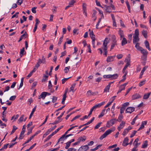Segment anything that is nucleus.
I'll return each instance as SVG.
<instances>
[{"instance_id":"1","label":"nucleus","mask_w":151,"mask_h":151,"mask_svg":"<svg viewBox=\"0 0 151 151\" xmlns=\"http://www.w3.org/2000/svg\"><path fill=\"white\" fill-rule=\"evenodd\" d=\"M114 130V129L111 128L106 131L105 133L102 135L99 138L100 140H102L104 138H105L107 135L110 134L111 132Z\"/></svg>"},{"instance_id":"2","label":"nucleus","mask_w":151,"mask_h":151,"mask_svg":"<svg viewBox=\"0 0 151 151\" xmlns=\"http://www.w3.org/2000/svg\"><path fill=\"white\" fill-rule=\"evenodd\" d=\"M118 77V75L116 73L113 75H104L103 76V78H110V80H114L116 79Z\"/></svg>"},{"instance_id":"3","label":"nucleus","mask_w":151,"mask_h":151,"mask_svg":"<svg viewBox=\"0 0 151 151\" xmlns=\"http://www.w3.org/2000/svg\"><path fill=\"white\" fill-rule=\"evenodd\" d=\"M117 120L116 119H111L109 121L107 122L106 126V127H109L110 126H112L114 124L115 122Z\"/></svg>"},{"instance_id":"4","label":"nucleus","mask_w":151,"mask_h":151,"mask_svg":"<svg viewBox=\"0 0 151 151\" xmlns=\"http://www.w3.org/2000/svg\"><path fill=\"white\" fill-rule=\"evenodd\" d=\"M128 82L125 83L121 85L119 87V89L117 92V94L121 92L122 91L124 90L125 89L126 86L128 84Z\"/></svg>"},{"instance_id":"5","label":"nucleus","mask_w":151,"mask_h":151,"mask_svg":"<svg viewBox=\"0 0 151 151\" xmlns=\"http://www.w3.org/2000/svg\"><path fill=\"white\" fill-rule=\"evenodd\" d=\"M89 35L91 38L92 40V44L93 45H94V42L96 40L95 35L94 34L93 31L90 32Z\"/></svg>"},{"instance_id":"6","label":"nucleus","mask_w":151,"mask_h":151,"mask_svg":"<svg viewBox=\"0 0 151 151\" xmlns=\"http://www.w3.org/2000/svg\"><path fill=\"white\" fill-rule=\"evenodd\" d=\"M89 148V147L88 145L82 146L78 150V151H86Z\"/></svg>"},{"instance_id":"7","label":"nucleus","mask_w":151,"mask_h":151,"mask_svg":"<svg viewBox=\"0 0 151 151\" xmlns=\"http://www.w3.org/2000/svg\"><path fill=\"white\" fill-rule=\"evenodd\" d=\"M135 110V108L134 107H128L126 110L125 113H131L132 112L134 111Z\"/></svg>"},{"instance_id":"8","label":"nucleus","mask_w":151,"mask_h":151,"mask_svg":"<svg viewBox=\"0 0 151 151\" xmlns=\"http://www.w3.org/2000/svg\"><path fill=\"white\" fill-rule=\"evenodd\" d=\"M109 41L108 40V38H105L104 40L103 44V46L104 47V49L107 48V45L109 43Z\"/></svg>"},{"instance_id":"9","label":"nucleus","mask_w":151,"mask_h":151,"mask_svg":"<svg viewBox=\"0 0 151 151\" xmlns=\"http://www.w3.org/2000/svg\"><path fill=\"white\" fill-rule=\"evenodd\" d=\"M139 51H141V53L142 54L144 57L146 58L148 54V52L147 51L143 48H142V49L140 50Z\"/></svg>"},{"instance_id":"10","label":"nucleus","mask_w":151,"mask_h":151,"mask_svg":"<svg viewBox=\"0 0 151 151\" xmlns=\"http://www.w3.org/2000/svg\"><path fill=\"white\" fill-rule=\"evenodd\" d=\"M125 124V122L123 121H122L120 125L117 128V129L119 131H120L121 129H122L124 126Z\"/></svg>"},{"instance_id":"11","label":"nucleus","mask_w":151,"mask_h":151,"mask_svg":"<svg viewBox=\"0 0 151 151\" xmlns=\"http://www.w3.org/2000/svg\"><path fill=\"white\" fill-rule=\"evenodd\" d=\"M128 138L127 137H125L123 142L122 145L124 146H126L128 145L129 144L128 143Z\"/></svg>"},{"instance_id":"12","label":"nucleus","mask_w":151,"mask_h":151,"mask_svg":"<svg viewBox=\"0 0 151 151\" xmlns=\"http://www.w3.org/2000/svg\"><path fill=\"white\" fill-rule=\"evenodd\" d=\"M141 96L139 94L137 93L135 94L132 96V100H135L141 98Z\"/></svg>"},{"instance_id":"13","label":"nucleus","mask_w":151,"mask_h":151,"mask_svg":"<svg viewBox=\"0 0 151 151\" xmlns=\"http://www.w3.org/2000/svg\"><path fill=\"white\" fill-rule=\"evenodd\" d=\"M82 6L83 13L85 14L86 16H87L86 4L85 3H83Z\"/></svg>"},{"instance_id":"14","label":"nucleus","mask_w":151,"mask_h":151,"mask_svg":"<svg viewBox=\"0 0 151 151\" xmlns=\"http://www.w3.org/2000/svg\"><path fill=\"white\" fill-rule=\"evenodd\" d=\"M133 42L134 44L138 43V42L139 40V37H133Z\"/></svg>"},{"instance_id":"15","label":"nucleus","mask_w":151,"mask_h":151,"mask_svg":"<svg viewBox=\"0 0 151 151\" xmlns=\"http://www.w3.org/2000/svg\"><path fill=\"white\" fill-rule=\"evenodd\" d=\"M114 56H109L107 57L106 61L107 62L112 61L114 59Z\"/></svg>"},{"instance_id":"16","label":"nucleus","mask_w":151,"mask_h":151,"mask_svg":"<svg viewBox=\"0 0 151 151\" xmlns=\"http://www.w3.org/2000/svg\"><path fill=\"white\" fill-rule=\"evenodd\" d=\"M27 35V32L25 31L24 33L20 37L18 41V42H19L20 41L22 40L24 37L25 38H26Z\"/></svg>"},{"instance_id":"17","label":"nucleus","mask_w":151,"mask_h":151,"mask_svg":"<svg viewBox=\"0 0 151 151\" xmlns=\"http://www.w3.org/2000/svg\"><path fill=\"white\" fill-rule=\"evenodd\" d=\"M46 95L44 93V92H43L41 93V94L38 97V99H40L41 98H42L43 99H45Z\"/></svg>"},{"instance_id":"18","label":"nucleus","mask_w":151,"mask_h":151,"mask_svg":"<svg viewBox=\"0 0 151 151\" xmlns=\"http://www.w3.org/2000/svg\"><path fill=\"white\" fill-rule=\"evenodd\" d=\"M96 94L95 93L93 92L90 90H89L87 93L86 95L88 96H91V95H95Z\"/></svg>"},{"instance_id":"19","label":"nucleus","mask_w":151,"mask_h":151,"mask_svg":"<svg viewBox=\"0 0 151 151\" xmlns=\"http://www.w3.org/2000/svg\"><path fill=\"white\" fill-rule=\"evenodd\" d=\"M142 34L145 38H147V31L143 30L142 31Z\"/></svg>"},{"instance_id":"20","label":"nucleus","mask_w":151,"mask_h":151,"mask_svg":"<svg viewBox=\"0 0 151 151\" xmlns=\"http://www.w3.org/2000/svg\"><path fill=\"white\" fill-rule=\"evenodd\" d=\"M151 92H149L145 94L143 96V99H148L150 95Z\"/></svg>"},{"instance_id":"21","label":"nucleus","mask_w":151,"mask_h":151,"mask_svg":"<svg viewBox=\"0 0 151 151\" xmlns=\"http://www.w3.org/2000/svg\"><path fill=\"white\" fill-rule=\"evenodd\" d=\"M36 107H37V106H35V107L33 108V109H32V111L31 112L29 116V119H30L32 116L33 115V114H34V112L36 110Z\"/></svg>"},{"instance_id":"22","label":"nucleus","mask_w":151,"mask_h":151,"mask_svg":"<svg viewBox=\"0 0 151 151\" xmlns=\"http://www.w3.org/2000/svg\"><path fill=\"white\" fill-rule=\"evenodd\" d=\"M127 43V39L124 37L123 38V39L122 41V46H123Z\"/></svg>"},{"instance_id":"23","label":"nucleus","mask_w":151,"mask_h":151,"mask_svg":"<svg viewBox=\"0 0 151 151\" xmlns=\"http://www.w3.org/2000/svg\"><path fill=\"white\" fill-rule=\"evenodd\" d=\"M145 44L146 48L149 50H150V49L149 46V44L147 40H146L145 42Z\"/></svg>"},{"instance_id":"24","label":"nucleus","mask_w":151,"mask_h":151,"mask_svg":"<svg viewBox=\"0 0 151 151\" xmlns=\"http://www.w3.org/2000/svg\"><path fill=\"white\" fill-rule=\"evenodd\" d=\"M48 76L45 75L44 74L42 77V82H45L46 80H47Z\"/></svg>"},{"instance_id":"25","label":"nucleus","mask_w":151,"mask_h":151,"mask_svg":"<svg viewBox=\"0 0 151 151\" xmlns=\"http://www.w3.org/2000/svg\"><path fill=\"white\" fill-rule=\"evenodd\" d=\"M139 32L138 29H137L135 30L134 34L133 37H139Z\"/></svg>"},{"instance_id":"26","label":"nucleus","mask_w":151,"mask_h":151,"mask_svg":"<svg viewBox=\"0 0 151 151\" xmlns=\"http://www.w3.org/2000/svg\"><path fill=\"white\" fill-rule=\"evenodd\" d=\"M64 136L63 135H62V136L59 139L58 141V142L57 143L56 145H57L58 144V142L61 141L62 142H61V143H63V141L64 140V139H65L64 138Z\"/></svg>"},{"instance_id":"27","label":"nucleus","mask_w":151,"mask_h":151,"mask_svg":"<svg viewBox=\"0 0 151 151\" xmlns=\"http://www.w3.org/2000/svg\"><path fill=\"white\" fill-rule=\"evenodd\" d=\"M135 44V47L137 49V50H140L142 48V47L139 46V43H137Z\"/></svg>"},{"instance_id":"28","label":"nucleus","mask_w":151,"mask_h":151,"mask_svg":"<svg viewBox=\"0 0 151 151\" xmlns=\"http://www.w3.org/2000/svg\"><path fill=\"white\" fill-rule=\"evenodd\" d=\"M147 142H148L147 140L145 141L143 143L144 144H143L142 146V148H145L147 147L148 145Z\"/></svg>"},{"instance_id":"29","label":"nucleus","mask_w":151,"mask_h":151,"mask_svg":"<svg viewBox=\"0 0 151 151\" xmlns=\"http://www.w3.org/2000/svg\"><path fill=\"white\" fill-rule=\"evenodd\" d=\"M104 6H105L106 8L105 10L106 11V12H108L109 13L111 12V11H109V10L110 9V6H109L107 5H105Z\"/></svg>"},{"instance_id":"30","label":"nucleus","mask_w":151,"mask_h":151,"mask_svg":"<svg viewBox=\"0 0 151 151\" xmlns=\"http://www.w3.org/2000/svg\"><path fill=\"white\" fill-rule=\"evenodd\" d=\"M145 70H146V69L145 68V67L143 68V69H142V71L140 73V76H139V78L140 79V78H142V76L143 75L144 72V71H145Z\"/></svg>"},{"instance_id":"31","label":"nucleus","mask_w":151,"mask_h":151,"mask_svg":"<svg viewBox=\"0 0 151 151\" xmlns=\"http://www.w3.org/2000/svg\"><path fill=\"white\" fill-rule=\"evenodd\" d=\"M62 119H59V120H56L53 122L52 123H50V124L54 125V124H58V123L60 122L61 121H62Z\"/></svg>"},{"instance_id":"32","label":"nucleus","mask_w":151,"mask_h":151,"mask_svg":"<svg viewBox=\"0 0 151 151\" xmlns=\"http://www.w3.org/2000/svg\"><path fill=\"white\" fill-rule=\"evenodd\" d=\"M110 86L108 85L104 88V92H109V89L110 88Z\"/></svg>"},{"instance_id":"33","label":"nucleus","mask_w":151,"mask_h":151,"mask_svg":"<svg viewBox=\"0 0 151 151\" xmlns=\"http://www.w3.org/2000/svg\"><path fill=\"white\" fill-rule=\"evenodd\" d=\"M78 141L79 142V143L80 142L82 141V142H84L86 140V139L83 138L82 137H80L77 139Z\"/></svg>"},{"instance_id":"34","label":"nucleus","mask_w":151,"mask_h":151,"mask_svg":"<svg viewBox=\"0 0 151 151\" xmlns=\"http://www.w3.org/2000/svg\"><path fill=\"white\" fill-rule=\"evenodd\" d=\"M129 105V102L125 103L122 105L121 107L125 109Z\"/></svg>"},{"instance_id":"35","label":"nucleus","mask_w":151,"mask_h":151,"mask_svg":"<svg viewBox=\"0 0 151 151\" xmlns=\"http://www.w3.org/2000/svg\"><path fill=\"white\" fill-rule=\"evenodd\" d=\"M105 111V109H103L101 112V113L100 114L99 116L98 117L99 118H101L104 115V112Z\"/></svg>"},{"instance_id":"36","label":"nucleus","mask_w":151,"mask_h":151,"mask_svg":"<svg viewBox=\"0 0 151 151\" xmlns=\"http://www.w3.org/2000/svg\"><path fill=\"white\" fill-rule=\"evenodd\" d=\"M123 118V116L122 114H120L119 116L118 117V119L117 120V121L120 122L122 119Z\"/></svg>"},{"instance_id":"37","label":"nucleus","mask_w":151,"mask_h":151,"mask_svg":"<svg viewBox=\"0 0 151 151\" xmlns=\"http://www.w3.org/2000/svg\"><path fill=\"white\" fill-rule=\"evenodd\" d=\"M75 85H76L75 83H73L71 85V86L70 88V91H72L73 92H74V91H73L74 88L75 86Z\"/></svg>"},{"instance_id":"38","label":"nucleus","mask_w":151,"mask_h":151,"mask_svg":"<svg viewBox=\"0 0 151 151\" xmlns=\"http://www.w3.org/2000/svg\"><path fill=\"white\" fill-rule=\"evenodd\" d=\"M146 80H143L141 81L140 82L139 84V87H141L142 86H143V85H144L145 82Z\"/></svg>"},{"instance_id":"39","label":"nucleus","mask_w":151,"mask_h":151,"mask_svg":"<svg viewBox=\"0 0 151 151\" xmlns=\"http://www.w3.org/2000/svg\"><path fill=\"white\" fill-rule=\"evenodd\" d=\"M132 34H130L128 35V43L130 42L132 40Z\"/></svg>"},{"instance_id":"40","label":"nucleus","mask_w":151,"mask_h":151,"mask_svg":"<svg viewBox=\"0 0 151 151\" xmlns=\"http://www.w3.org/2000/svg\"><path fill=\"white\" fill-rule=\"evenodd\" d=\"M17 128L15 126H13V129L12 132H11L10 135L12 134L13 133H14L15 132V130L17 129Z\"/></svg>"},{"instance_id":"41","label":"nucleus","mask_w":151,"mask_h":151,"mask_svg":"<svg viewBox=\"0 0 151 151\" xmlns=\"http://www.w3.org/2000/svg\"><path fill=\"white\" fill-rule=\"evenodd\" d=\"M70 68V66L65 67L64 69L65 73H68V72L69 71V69Z\"/></svg>"},{"instance_id":"42","label":"nucleus","mask_w":151,"mask_h":151,"mask_svg":"<svg viewBox=\"0 0 151 151\" xmlns=\"http://www.w3.org/2000/svg\"><path fill=\"white\" fill-rule=\"evenodd\" d=\"M33 128V127H31L28 129V132L27 133V135H29V134L32 133V130Z\"/></svg>"},{"instance_id":"43","label":"nucleus","mask_w":151,"mask_h":151,"mask_svg":"<svg viewBox=\"0 0 151 151\" xmlns=\"http://www.w3.org/2000/svg\"><path fill=\"white\" fill-rule=\"evenodd\" d=\"M23 81H24V78H22L21 79V83L19 85V88L18 89H19L20 88H21L22 86L23 85Z\"/></svg>"},{"instance_id":"44","label":"nucleus","mask_w":151,"mask_h":151,"mask_svg":"<svg viewBox=\"0 0 151 151\" xmlns=\"http://www.w3.org/2000/svg\"><path fill=\"white\" fill-rule=\"evenodd\" d=\"M102 123V122H100L98 123L94 127V129H98Z\"/></svg>"},{"instance_id":"45","label":"nucleus","mask_w":151,"mask_h":151,"mask_svg":"<svg viewBox=\"0 0 151 151\" xmlns=\"http://www.w3.org/2000/svg\"><path fill=\"white\" fill-rule=\"evenodd\" d=\"M71 77H69V78H64L62 80V84L64 83L66 81H67Z\"/></svg>"},{"instance_id":"46","label":"nucleus","mask_w":151,"mask_h":151,"mask_svg":"<svg viewBox=\"0 0 151 151\" xmlns=\"http://www.w3.org/2000/svg\"><path fill=\"white\" fill-rule=\"evenodd\" d=\"M112 43H116V38L114 35H112Z\"/></svg>"},{"instance_id":"47","label":"nucleus","mask_w":151,"mask_h":151,"mask_svg":"<svg viewBox=\"0 0 151 151\" xmlns=\"http://www.w3.org/2000/svg\"><path fill=\"white\" fill-rule=\"evenodd\" d=\"M114 100V99H113L111 101L109 102L107 105L105 106V108H107L113 102V101Z\"/></svg>"},{"instance_id":"48","label":"nucleus","mask_w":151,"mask_h":151,"mask_svg":"<svg viewBox=\"0 0 151 151\" xmlns=\"http://www.w3.org/2000/svg\"><path fill=\"white\" fill-rule=\"evenodd\" d=\"M63 35H62V37H60V38H59V42H58V45H60L61 44V42L63 41Z\"/></svg>"},{"instance_id":"49","label":"nucleus","mask_w":151,"mask_h":151,"mask_svg":"<svg viewBox=\"0 0 151 151\" xmlns=\"http://www.w3.org/2000/svg\"><path fill=\"white\" fill-rule=\"evenodd\" d=\"M81 115H77L76 116H75L71 120V122H73L76 119L79 118L80 117Z\"/></svg>"},{"instance_id":"50","label":"nucleus","mask_w":151,"mask_h":151,"mask_svg":"<svg viewBox=\"0 0 151 151\" xmlns=\"http://www.w3.org/2000/svg\"><path fill=\"white\" fill-rule=\"evenodd\" d=\"M60 130V128H58L57 129H56L55 131L52 132L51 134L53 136L55 134H56L59 130Z\"/></svg>"},{"instance_id":"51","label":"nucleus","mask_w":151,"mask_h":151,"mask_svg":"<svg viewBox=\"0 0 151 151\" xmlns=\"http://www.w3.org/2000/svg\"><path fill=\"white\" fill-rule=\"evenodd\" d=\"M76 1L74 0H71L69 3V4L71 6V5H73Z\"/></svg>"},{"instance_id":"52","label":"nucleus","mask_w":151,"mask_h":151,"mask_svg":"<svg viewBox=\"0 0 151 151\" xmlns=\"http://www.w3.org/2000/svg\"><path fill=\"white\" fill-rule=\"evenodd\" d=\"M57 99V97L54 96H53L52 98V102L53 103L55 102Z\"/></svg>"},{"instance_id":"53","label":"nucleus","mask_w":151,"mask_h":151,"mask_svg":"<svg viewBox=\"0 0 151 151\" xmlns=\"http://www.w3.org/2000/svg\"><path fill=\"white\" fill-rule=\"evenodd\" d=\"M73 134H68V135H65V134H63V135L64 136V138L65 139H66L67 137H69L70 136H73Z\"/></svg>"},{"instance_id":"54","label":"nucleus","mask_w":151,"mask_h":151,"mask_svg":"<svg viewBox=\"0 0 151 151\" xmlns=\"http://www.w3.org/2000/svg\"><path fill=\"white\" fill-rule=\"evenodd\" d=\"M24 116V114L22 115L19 119H18V121L20 122H22Z\"/></svg>"},{"instance_id":"55","label":"nucleus","mask_w":151,"mask_h":151,"mask_svg":"<svg viewBox=\"0 0 151 151\" xmlns=\"http://www.w3.org/2000/svg\"><path fill=\"white\" fill-rule=\"evenodd\" d=\"M52 136H53L51 134L49 135L45 140V142L47 141L50 139Z\"/></svg>"},{"instance_id":"56","label":"nucleus","mask_w":151,"mask_h":151,"mask_svg":"<svg viewBox=\"0 0 151 151\" xmlns=\"http://www.w3.org/2000/svg\"><path fill=\"white\" fill-rule=\"evenodd\" d=\"M137 131L134 130L130 136V137L132 138L133 137L136 133Z\"/></svg>"},{"instance_id":"57","label":"nucleus","mask_w":151,"mask_h":151,"mask_svg":"<svg viewBox=\"0 0 151 151\" xmlns=\"http://www.w3.org/2000/svg\"><path fill=\"white\" fill-rule=\"evenodd\" d=\"M52 85L51 82L50 81H49L48 85V88L49 89H50L52 88Z\"/></svg>"},{"instance_id":"58","label":"nucleus","mask_w":151,"mask_h":151,"mask_svg":"<svg viewBox=\"0 0 151 151\" xmlns=\"http://www.w3.org/2000/svg\"><path fill=\"white\" fill-rule=\"evenodd\" d=\"M123 56V55L122 54H118L117 55V58L119 59L122 58Z\"/></svg>"},{"instance_id":"59","label":"nucleus","mask_w":151,"mask_h":151,"mask_svg":"<svg viewBox=\"0 0 151 151\" xmlns=\"http://www.w3.org/2000/svg\"><path fill=\"white\" fill-rule=\"evenodd\" d=\"M16 97V96H11L9 98V100L11 101H14V100Z\"/></svg>"},{"instance_id":"60","label":"nucleus","mask_w":151,"mask_h":151,"mask_svg":"<svg viewBox=\"0 0 151 151\" xmlns=\"http://www.w3.org/2000/svg\"><path fill=\"white\" fill-rule=\"evenodd\" d=\"M137 116L133 119L132 122H131V124L132 125H134V124L135 123V121L136 120V119L137 118Z\"/></svg>"},{"instance_id":"61","label":"nucleus","mask_w":151,"mask_h":151,"mask_svg":"<svg viewBox=\"0 0 151 151\" xmlns=\"http://www.w3.org/2000/svg\"><path fill=\"white\" fill-rule=\"evenodd\" d=\"M66 146L65 148L66 149H68L70 146V144L68 142L66 143Z\"/></svg>"},{"instance_id":"62","label":"nucleus","mask_w":151,"mask_h":151,"mask_svg":"<svg viewBox=\"0 0 151 151\" xmlns=\"http://www.w3.org/2000/svg\"><path fill=\"white\" fill-rule=\"evenodd\" d=\"M116 45H117L116 43H112V44L111 46L110 50H111L113 49L114 47V46Z\"/></svg>"},{"instance_id":"63","label":"nucleus","mask_w":151,"mask_h":151,"mask_svg":"<svg viewBox=\"0 0 151 151\" xmlns=\"http://www.w3.org/2000/svg\"><path fill=\"white\" fill-rule=\"evenodd\" d=\"M37 9V7H34L32 8V12L34 13H36V9Z\"/></svg>"},{"instance_id":"64","label":"nucleus","mask_w":151,"mask_h":151,"mask_svg":"<svg viewBox=\"0 0 151 151\" xmlns=\"http://www.w3.org/2000/svg\"><path fill=\"white\" fill-rule=\"evenodd\" d=\"M76 149L73 148H70L68 149V151H76Z\"/></svg>"}]
</instances>
